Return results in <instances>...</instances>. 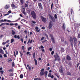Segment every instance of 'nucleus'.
<instances>
[{"instance_id":"obj_54","label":"nucleus","mask_w":80,"mask_h":80,"mask_svg":"<svg viewBox=\"0 0 80 80\" xmlns=\"http://www.w3.org/2000/svg\"><path fill=\"white\" fill-rule=\"evenodd\" d=\"M46 37H47L48 39V36L47 34H45Z\"/></svg>"},{"instance_id":"obj_51","label":"nucleus","mask_w":80,"mask_h":80,"mask_svg":"<svg viewBox=\"0 0 80 80\" xmlns=\"http://www.w3.org/2000/svg\"><path fill=\"white\" fill-rule=\"evenodd\" d=\"M4 57H5L6 58H7V55H6V54H4Z\"/></svg>"},{"instance_id":"obj_21","label":"nucleus","mask_w":80,"mask_h":80,"mask_svg":"<svg viewBox=\"0 0 80 80\" xmlns=\"http://www.w3.org/2000/svg\"><path fill=\"white\" fill-rule=\"evenodd\" d=\"M27 67H28V68L29 69V71H30L31 70V67L30 66H29V65L28 64L27 65Z\"/></svg>"},{"instance_id":"obj_62","label":"nucleus","mask_w":80,"mask_h":80,"mask_svg":"<svg viewBox=\"0 0 80 80\" xmlns=\"http://www.w3.org/2000/svg\"><path fill=\"white\" fill-rule=\"evenodd\" d=\"M30 52H27L26 54L27 55H28V54H30Z\"/></svg>"},{"instance_id":"obj_53","label":"nucleus","mask_w":80,"mask_h":80,"mask_svg":"<svg viewBox=\"0 0 80 80\" xmlns=\"http://www.w3.org/2000/svg\"><path fill=\"white\" fill-rule=\"evenodd\" d=\"M41 28L42 29V30H44L45 29V28L44 27H43L42 28Z\"/></svg>"},{"instance_id":"obj_2","label":"nucleus","mask_w":80,"mask_h":80,"mask_svg":"<svg viewBox=\"0 0 80 80\" xmlns=\"http://www.w3.org/2000/svg\"><path fill=\"white\" fill-rule=\"evenodd\" d=\"M31 15L34 19H36V18H37V15L36 13L34 11H32L31 12Z\"/></svg>"},{"instance_id":"obj_18","label":"nucleus","mask_w":80,"mask_h":80,"mask_svg":"<svg viewBox=\"0 0 80 80\" xmlns=\"http://www.w3.org/2000/svg\"><path fill=\"white\" fill-rule=\"evenodd\" d=\"M59 72L60 73H63V70L62 69V68H61V69H59Z\"/></svg>"},{"instance_id":"obj_31","label":"nucleus","mask_w":80,"mask_h":80,"mask_svg":"<svg viewBox=\"0 0 80 80\" xmlns=\"http://www.w3.org/2000/svg\"><path fill=\"white\" fill-rule=\"evenodd\" d=\"M13 42H14V39H13V38L11 40V43H13Z\"/></svg>"},{"instance_id":"obj_35","label":"nucleus","mask_w":80,"mask_h":80,"mask_svg":"<svg viewBox=\"0 0 80 80\" xmlns=\"http://www.w3.org/2000/svg\"><path fill=\"white\" fill-rule=\"evenodd\" d=\"M69 18L70 19L71 18H73V16L72 15H71L69 16Z\"/></svg>"},{"instance_id":"obj_61","label":"nucleus","mask_w":80,"mask_h":80,"mask_svg":"<svg viewBox=\"0 0 80 80\" xmlns=\"http://www.w3.org/2000/svg\"><path fill=\"white\" fill-rule=\"evenodd\" d=\"M41 51H42V52H45V49H41Z\"/></svg>"},{"instance_id":"obj_46","label":"nucleus","mask_w":80,"mask_h":80,"mask_svg":"<svg viewBox=\"0 0 80 80\" xmlns=\"http://www.w3.org/2000/svg\"><path fill=\"white\" fill-rule=\"evenodd\" d=\"M49 50H50L51 52H52V48H50L49 49Z\"/></svg>"},{"instance_id":"obj_5","label":"nucleus","mask_w":80,"mask_h":80,"mask_svg":"<svg viewBox=\"0 0 80 80\" xmlns=\"http://www.w3.org/2000/svg\"><path fill=\"white\" fill-rule=\"evenodd\" d=\"M54 57L55 58V61H57V60H60V57L58 55V53H56V55H54Z\"/></svg>"},{"instance_id":"obj_13","label":"nucleus","mask_w":80,"mask_h":80,"mask_svg":"<svg viewBox=\"0 0 80 80\" xmlns=\"http://www.w3.org/2000/svg\"><path fill=\"white\" fill-rule=\"evenodd\" d=\"M62 28L64 30H65V28H66V25H65V23L63 24L62 26Z\"/></svg>"},{"instance_id":"obj_43","label":"nucleus","mask_w":80,"mask_h":80,"mask_svg":"<svg viewBox=\"0 0 80 80\" xmlns=\"http://www.w3.org/2000/svg\"><path fill=\"white\" fill-rule=\"evenodd\" d=\"M25 7H28V4H27L25 3Z\"/></svg>"},{"instance_id":"obj_30","label":"nucleus","mask_w":80,"mask_h":80,"mask_svg":"<svg viewBox=\"0 0 80 80\" xmlns=\"http://www.w3.org/2000/svg\"><path fill=\"white\" fill-rule=\"evenodd\" d=\"M12 61V59L9 58L8 59V62H11Z\"/></svg>"},{"instance_id":"obj_25","label":"nucleus","mask_w":80,"mask_h":80,"mask_svg":"<svg viewBox=\"0 0 80 80\" xmlns=\"http://www.w3.org/2000/svg\"><path fill=\"white\" fill-rule=\"evenodd\" d=\"M61 51L62 52H64V48H61Z\"/></svg>"},{"instance_id":"obj_32","label":"nucleus","mask_w":80,"mask_h":80,"mask_svg":"<svg viewBox=\"0 0 80 80\" xmlns=\"http://www.w3.org/2000/svg\"><path fill=\"white\" fill-rule=\"evenodd\" d=\"M20 57H22V55H23V54L22 53V52H20Z\"/></svg>"},{"instance_id":"obj_42","label":"nucleus","mask_w":80,"mask_h":80,"mask_svg":"<svg viewBox=\"0 0 80 80\" xmlns=\"http://www.w3.org/2000/svg\"><path fill=\"white\" fill-rule=\"evenodd\" d=\"M54 51H52L51 52V55H53V54H54Z\"/></svg>"},{"instance_id":"obj_55","label":"nucleus","mask_w":80,"mask_h":80,"mask_svg":"<svg viewBox=\"0 0 80 80\" xmlns=\"http://www.w3.org/2000/svg\"><path fill=\"white\" fill-rule=\"evenodd\" d=\"M79 66V63H78V64H77V68H78V67Z\"/></svg>"},{"instance_id":"obj_57","label":"nucleus","mask_w":80,"mask_h":80,"mask_svg":"<svg viewBox=\"0 0 80 80\" xmlns=\"http://www.w3.org/2000/svg\"><path fill=\"white\" fill-rule=\"evenodd\" d=\"M24 32L25 33H27V30H25L24 31Z\"/></svg>"},{"instance_id":"obj_49","label":"nucleus","mask_w":80,"mask_h":80,"mask_svg":"<svg viewBox=\"0 0 80 80\" xmlns=\"http://www.w3.org/2000/svg\"><path fill=\"white\" fill-rule=\"evenodd\" d=\"M12 15H10L9 16V17H8V18H12Z\"/></svg>"},{"instance_id":"obj_9","label":"nucleus","mask_w":80,"mask_h":80,"mask_svg":"<svg viewBox=\"0 0 80 80\" xmlns=\"http://www.w3.org/2000/svg\"><path fill=\"white\" fill-rule=\"evenodd\" d=\"M41 18L42 19V21L43 22H44V23H45L46 22V21H47V19H46V18L43 17V16H41Z\"/></svg>"},{"instance_id":"obj_45","label":"nucleus","mask_w":80,"mask_h":80,"mask_svg":"<svg viewBox=\"0 0 80 80\" xmlns=\"http://www.w3.org/2000/svg\"><path fill=\"white\" fill-rule=\"evenodd\" d=\"M78 38H80V33L78 34Z\"/></svg>"},{"instance_id":"obj_37","label":"nucleus","mask_w":80,"mask_h":80,"mask_svg":"<svg viewBox=\"0 0 80 80\" xmlns=\"http://www.w3.org/2000/svg\"><path fill=\"white\" fill-rule=\"evenodd\" d=\"M22 48L23 50H24L25 49V47H24V46H22Z\"/></svg>"},{"instance_id":"obj_11","label":"nucleus","mask_w":80,"mask_h":80,"mask_svg":"<svg viewBox=\"0 0 80 80\" xmlns=\"http://www.w3.org/2000/svg\"><path fill=\"white\" fill-rule=\"evenodd\" d=\"M38 6L40 10H43V7L42 5V3H39Z\"/></svg>"},{"instance_id":"obj_58","label":"nucleus","mask_w":80,"mask_h":80,"mask_svg":"<svg viewBox=\"0 0 80 80\" xmlns=\"http://www.w3.org/2000/svg\"><path fill=\"white\" fill-rule=\"evenodd\" d=\"M56 76H57V77H58V78H60V77H59L58 76V74H56Z\"/></svg>"},{"instance_id":"obj_64","label":"nucleus","mask_w":80,"mask_h":80,"mask_svg":"<svg viewBox=\"0 0 80 80\" xmlns=\"http://www.w3.org/2000/svg\"><path fill=\"white\" fill-rule=\"evenodd\" d=\"M38 78H35L34 80H38Z\"/></svg>"},{"instance_id":"obj_50","label":"nucleus","mask_w":80,"mask_h":80,"mask_svg":"<svg viewBox=\"0 0 80 80\" xmlns=\"http://www.w3.org/2000/svg\"><path fill=\"white\" fill-rule=\"evenodd\" d=\"M30 39H28V42H27V44H28V43H30Z\"/></svg>"},{"instance_id":"obj_40","label":"nucleus","mask_w":80,"mask_h":80,"mask_svg":"<svg viewBox=\"0 0 80 80\" xmlns=\"http://www.w3.org/2000/svg\"><path fill=\"white\" fill-rule=\"evenodd\" d=\"M31 49H32V47H30L28 48V51H29V50H31Z\"/></svg>"},{"instance_id":"obj_14","label":"nucleus","mask_w":80,"mask_h":80,"mask_svg":"<svg viewBox=\"0 0 80 80\" xmlns=\"http://www.w3.org/2000/svg\"><path fill=\"white\" fill-rule=\"evenodd\" d=\"M9 25V23H1V24L0 25V27H1V26H2V25Z\"/></svg>"},{"instance_id":"obj_8","label":"nucleus","mask_w":80,"mask_h":80,"mask_svg":"<svg viewBox=\"0 0 80 80\" xmlns=\"http://www.w3.org/2000/svg\"><path fill=\"white\" fill-rule=\"evenodd\" d=\"M69 41L71 43L72 47H73V38H72V37H70L69 39Z\"/></svg>"},{"instance_id":"obj_33","label":"nucleus","mask_w":80,"mask_h":80,"mask_svg":"<svg viewBox=\"0 0 80 80\" xmlns=\"http://www.w3.org/2000/svg\"><path fill=\"white\" fill-rule=\"evenodd\" d=\"M68 65H69V66H70V67H71V66H72V62H69Z\"/></svg>"},{"instance_id":"obj_60","label":"nucleus","mask_w":80,"mask_h":80,"mask_svg":"<svg viewBox=\"0 0 80 80\" xmlns=\"http://www.w3.org/2000/svg\"><path fill=\"white\" fill-rule=\"evenodd\" d=\"M20 2L21 3H23V0H20Z\"/></svg>"},{"instance_id":"obj_1","label":"nucleus","mask_w":80,"mask_h":80,"mask_svg":"<svg viewBox=\"0 0 80 80\" xmlns=\"http://www.w3.org/2000/svg\"><path fill=\"white\" fill-rule=\"evenodd\" d=\"M45 69L43 68L40 70L41 72H40L39 75L40 76H43L44 75L45 77H47V74H48V72L47 71H44Z\"/></svg>"},{"instance_id":"obj_28","label":"nucleus","mask_w":80,"mask_h":80,"mask_svg":"<svg viewBox=\"0 0 80 80\" xmlns=\"http://www.w3.org/2000/svg\"><path fill=\"white\" fill-rule=\"evenodd\" d=\"M20 78H23V74H21L20 75Z\"/></svg>"},{"instance_id":"obj_26","label":"nucleus","mask_w":80,"mask_h":80,"mask_svg":"<svg viewBox=\"0 0 80 80\" xmlns=\"http://www.w3.org/2000/svg\"><path fill=\"white\" fill-rule=\"evenodd\" d=\"M39 49H40V48H42V49H43L44 48V47H43V46L42 45H41L40 47H39Z\"/></svg>"},{"instance_id":"obj_36","label":"nucleus","mask_w":80,"mask_h":80,"mask_svg":"<svg viewBox=\"0 0 80 80\" xmlns=\"http://www.w3.org/2000/svg\"><path fill=\"white\" fill-rule=\"evenodd\" d=\"M22 12L24 15H27V13H26V12L25 11H22Z\"/></svg>"},{"instance_id":"obj_29","label":"nucleus","mask_w":80,"mask_h":80,"mask_svg":"<svg viewBox=\"0 0 80 80\" xmlns=\"http://www.w3.org/2000/svg\"><path fill=\"white\" fill-rule=\"evenodd\" d=\"M48 77H51V76H52V74L49 73L48 74Z\"/></svg>"},{"instance_id":"obj_19","label":"nucleus","mask_w":80,"mask_h":80,"mask_svg":"<svg viewBox=\"0 0 80 80\" xmlns=\"http://www.w3.org/2000/svg\"><path fill=\"white\" fill-rule=\"evenodd\" d=\"M67 75H69V76H71V72L69 71H68L66 73Z\"/></svg>"},{"instance_id":"obj_6","label":"nucleus","mask_w":80,"mask_h":80,"mask_svg":"<svg viewBox=\"0 0 80 80\" xmlns=\"http://www.w3.org/2000/svg\"><path fill=\"white\" fill-rule=\"evenodd\" d=\"M52 27H53V22L52 21H51L49 22V26H48L49 29H51V28H52Z\"/></svg>"},{"instance_id":"obj_34","label":"nucleus","mask_w":80,"mask_h":80,"mask_svg":"<svg viewBox=\"0 0 80 80\" xmlns=\"http://www.w3.org/2000/svg\"><path fill=\"white\" fill-rule=\"evenodd\" d=\"M54 18H55L56 19L57 18V14H54Z\"/></svg>"},{"instance_id":"obj_23","label":"nucleus","mask_w":80,"mask_h":80,"mask_svg":"<svg viewBox=\"0 0 80 80\" xmlns=\"http://www.w3.org/2000/svg\"><path fill=\"white\" fill-rule=\"evenodd\" d=\"M0 53H2V54H3L4 53L2 49H0Z\"/></svg>"},{"instance_id":"obj_39","label":"nucleus","mask_w":80,"mask_h":80,"mask_svg":"<svg viewBox=\"0 0 80 80\" xmlns=\"http://www.w3.org/2000/svg\"><path fill=\"white\" fill-rule=\"evenodd\" d=\"M53 3H52V4H51V9H52V7H53Z\"/></svg>"},{"instance_id":"obj_12","label":"nucleus","mask_w":80,"mask_h":80,"mask_svg":"<svg viewBox=\"0 0 80 80\" xmlns=\"http://www.w3.org/2000/svg\"><path fill=\"white\" fill-rule=\"evenodd\" d=\"M66 58L67 60H68V61L71 60V57L70 56H69V55H67Z\"/></svg>"},{"instance_id":"obj_59","label":"nucleus","mask_w":80,"mask_h":80,"mask_svg":"<svg viewBox=\"0 0 80 80\" xmlns=\"http://www.w3.org/2000/svg\"><path fill=\"white\" fill-rule=\"evenodd\" d=\"M22 10L23 12H25V9L24 8L22 9Z\"/></svg>"},{"instance_id":"obj_52","label":"nucleus","mask_w":80,"mask_h":80,"mask_svg":"<svg viewBox=\"0 0 80 80\" xmlns=\"http://www.w3.org/2000/svg\"><path fill=\"white\" fill-rule=\"evenodd\" d=\"M6 42H3L2 43V45H4L5 44H6Z\"/></svg>"},{"instance_id":"obj_44","label":"nucleus","mask_w":80,"mask_h":80,"mask_svg":"<svg viewBox=\"0 0 80 80\" xmlns=\"http://www.w3.org/2000/svg\"><path fill=\"white\" fill-rule=\"evenodd\" d=\"M8 72H13V69H10L9 70Z\"/></svg>"},{"instance_id":"obj_22","label":"nucleus","mask_w":80,"mask_h":80,"mask_svg":"<svg viewBox=\"0 0 80 80\" xmlns=\"http://www.w3.org/2000/svg\"><path fill=\"white\" fill-rule=\"evenodd\" d=\"M27 67H28V68L29 69V71H30L31 70V67L30 66H29V65L28 64L27 65Z\"/></svg>"},{"instance_id":"obj_10","label":"nucleus","mask_w":80,"mask_h":80,"mask_svg":"<svg viewBox=\"0 0 80 80\" xmlns=\"http://www.w3.org/2000/svg\"><path fill=\"white\" fill-rule=\"evenodd\" d=\"M50 37L51 38V39L52 42L54 43H55V39H54V38H53V35L52 34H50Z\"/></svg>"},{"instance_id":"obj_48","label":"nucleus","mask_w":80,"mask_h":80,"mask_svg":"<svg viewBox=\"0 0 80 80\" xmlns=\"http://www.w3.org/2000/svg\"><path fill=\"white\" fill-rule=\"evenodd\" d=\"M73 9H71V14H72V13L73 12Z\"/></svg>"},{"instance_id":"obj_56","label":"nucleus","mask_w":80,"mask_h":80,"mask_svg":"<svg viewBox=\"0 0 80 80\" xmlns=\"http://www.w3.org/2000/svg\"><path fill=\"white\" fill-rule=\"evenodd\" d=\"M13 76V74L12 73H11V75H9V76H10V77H12V76Z\"/></svg>"},{"instance_id":"obj_16","label":"nucleus","mask_w":80,"mask_h":80,"mask_svg":"<svg viewBox=\"0 0 80 80\" xmlns=\"http://www.w3.org/2000/svg\"><path fill=\"white\" fill-rule=\"evenodd\" d=\"M9 7H10V6L7 5L5 6L4 8L5 9H6V10H7V9L9 8Z\"/></svg>"},{"instance_id":"obj_63","label":"nucleus","mask_w":80,"mask_h":80,"mask_svg":"<svg viewBox=\"0 0 80 80\" xmlns=\"http://www.w3.org/2000/svg\"><path fill=\"white\" fill-rule=\"evenodd\" d=\"M32 22L34 23V24H35L36 23V22L34 21H32Z\"/></svg>"},{"instance_id":"obj_47","label":"nucleus","mask_w":80,"mask_h":80,"mask_svg":"<svg viewBox=\"0 0 80 80\" xmlns=\"http://www.w3.org/2000/svg\"><path fill=\"white\" fill-rule=\"evenodd\" d=\"M12 65L13 66V67L15 66V63H14V62L12 63Z\"/></svg>"},{"instance_id":"obj_15","label":"nucleus","mask_w":80,"mask_h":80,"mask_svg":"<svg viewBox=\"0 0 80 80\" xmlns=\"http://www.w3.org/2000/svg\"><path fill=\"white\" fill-rule=\"evenodd\" d=\"M14 38H18L19 39H20V36L18 35L17 36V35H15L14 36Z\"/></svg>"},{"instance_id":"obj_7","label":"nucleus","mask_w":80,"mask_h":80,"mask_svg":"<svg viewBox=\"0 0 80 80\" xmlns=\"http://www.w3.org/2000/svg\"><path fill=\"white\" fill-rule=\"evenodd\" d=\"M73 38L74 41V46H76L77 43V39L75 37H73Z\"/></svg>"},{"instance_id":"obj_4","label":"nucleus","mask_w":80,"mask_h":80,"mask_svg":"<svg viewBox=\"0 0 80 80\" xmlns=\"http://www.w3.org/2000/svg\"><path fill=\"white\" fill-rule=\"evenodd\" d=\"M33 58L34 59V62H35V65H37L38 63H37V59H35V52H34L33 54Z\"/></svg>"},{"instance_id":"obj_17","label":"nucleus","mask_w":80,"mask_h":80,"mask_svg":"<svg viewBox=\"0 0 80 80\" xmlns=\"http://www.w3.org/2000/svg\"><path fill=\"white\" fill-rule=\"evenodd\" d=\"M35 29L36 30V31L37 32H40V30H38V27H36L35 28Z\"/></svg>"},{"instance_id":"obj_41","label":"nucleus","mask_w":80,"mask_h":80,"mask_svg":"<svg viewBox=\"0 0 80 80\" xmlns=\"http://www.w3.org/2000/svg\"><path fill=\"white\" fill-rule=\"evenodd\" d=\"M64 44H65V45H67V44H68L67 41H64Z\"/></svg>"},{"instance_id":"obj_27","label":"nucleus","mask_w":80,"mask_h":80,"mask_svg":"<svg viewBox=\"0 0 80 80\" xmlns=\"http://www.w3.org/2000/svg\"><path fill=\"white\" fill-rule=\"evenodd\" d=\"M11 6L12 8H15V5L13 3L12 4Z\"/></svg>"},{"instance_id":"obj_20","label":"nucleus","mask_w":80,"mask_h":80,"mask_svg":"<svg viewBox=\"0 0 80 80\" xmlns=\"http://www.w3.org/2000/svg\"><path fill=\"white\" fill-rule=\"evenodd\" d=\"M11 33H12V35H15V33H16V32H15L13 30H12Z\"/></svg>"},{"instance_id":"obj_3","label":"nucleus","mask_w":80,"mask_h":80,"mask_svg":"<svg viewBox=\"0 0 80 80\" xmlns=\"http://www.w3.org/2000/svg\"><path fill=\"white\" fill-rule=\"evenodd\" d=\"M49 18V19L52 20L53 22H55V19L54 18L53 16H52L51 14H49L48 16Z\"/></svg>"},{"instance_id":"obj_38","label":"nucleus","mask_w":80,"mask_h":80,"mask_svg":"<svg viewBox=\"0 0 80 80\" xmlns=\"http://www.w3.org/2000/svg\"><path fill=\"white\" fill-rule=\"evenodd\" d=\"M44 39H45V37H42L41 39V41H42V40H44Z\"/></svg>"},{"instance_id":"obj_24","label":"nucleus","mask_w":80,"mask_h":80,"mask_svg":"<svg viewBox=\"0 0 80 80\" xmlns=\"http://www.w3.org/2000/svg\"><path fill=\"white\" fill-rule=\"evenodd\" d=\"M7 22V19H4V20H3L2 19L0 20V22L1 23L2 22Z\"/></svg>"}]
</instances>
